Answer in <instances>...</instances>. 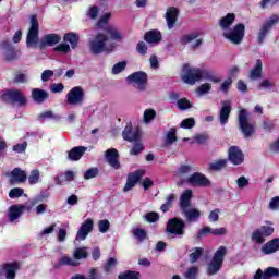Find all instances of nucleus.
<instances>
[{"label": "nucleus", "mask_w": 279, "mask_h": 279, "mask_svg": "<svg viewBox=\"0 0 279 279\" xmlns=\"http://www.w3.org/2000/svg\"><path fill=\"white\" fill-rule=\"evenodd\" d=\"M112 16V13H105L99 20H98V27L104 29V25H108V21H110V17Z\"/></svg>", "instance_id": "obj_59"}, {"label": "nucleus", "mask_w": 279, "mask_h": 279, "mask_svg": "<svg viewBox=\"0 0 279 279\" xmlns=\"http://www.w3.org/2000/svg\"><path fill=\"white\" fill-rule=\"evenodd\" d=\"M24 193H25V191L23 189H21V187H13L9 192V197H10V199H16L19 197H23Z\"/></svg>", "instance_id": "obj_47"}, {"label": "nucleus", "mask_w": 279, "mask_h": 279, "mask_svg": "<svg viewBox=\"0 0 279 279\" xmlns=\"http://www.w3.org/2000/svg\"><path fill=\"white\" fill-rule=\"evenodd\" d=\"M182 215H184L185 219L190 222H195L202 217V211L197 208H185L182 209Z\"/></svg>", "instance_id": "obj_34"}, {"label": "nucleus", "mask_w": 279, "mask_h": 279, "mask_svg": "<svg viewBox=\"0 0 279 279\" xmlns=\"http://www.w3.org/2000/svg\"><path fill=\"white\" fill-rule=\"evenodd\" d=\"M239 128L244 136V138H250L256 134V125L250 122V117L247 116V110L241 109L238 116Z\"/></svg>", "instance_id": "obj_4"}, {"label": "nucleus", "mask_w": 279, "mask_h": 279, "mask_svg": "<svg viewBox=\"0 0 279 279\" xmlns=\"http://www.w3.org/2000/svg\"><path fill=\"white\" fill-rule=\"evenodd\" d=\"M204 77V71L198 68H191L189 63L183 65V75L182 80L185 84L191 86L195 85L196 82H199Z\"/></svg>", "instance_id": "obj_9"}, {"label": "nucleus", "mask_w": 279, "mask_h": 279, "mask_svg": "<svg viewBox=\"0 0 279 279\" xmlns=\"http://www.w3.org/2000/svg\"><path fill=\"white\" fill-rule=\"evenodd\" d=\"M122 138L128 143H140L141 129L134 128L132 122H128L124 130L122 131Z\"/></svg>", "instance_id": "obj_13"}, {"label": "nucleus", "mask_w": 279, "mask_h": 279, "mask_svg": "<svg viewBox=\"0 0 279 279\" xmlns=\"http://www.w3.org/2000/svg\"><path fill=\"white\" fill-rule=\"evenodd\" d=\"M62 40V36L60 34L50 33L41 37L38 48L43 51L47 49V47H53L58 45Z\"/></svg>", "instance_id": "obj_19"}, {"label": "nucleus", "mask_w": 279, "mask_h": 279, "mask_svg": "<svg viewBox=\"0 0 279 279\" xmlns=\"http://www.w3.org/2000/svg\"><path fill=\"white\" fill-rule=\"evenodd\" d=\"M231 165H234V167L239 165H243L245 161V155L243 154V150L239 148V146H231L228 149V159Z\"/></svg>", "instance_id": "obj_15"}, {"label": "nucleus", "mask_w": 279, "mask_h": 279, "mask_svg": "<svg viewBox=\"0 0 279 279\" xmlns=\"http://www.w3.org/2000/svg\"><path fill=\"white\" fill-rule=\"evenodd\" d=\"M181 128L183 130H191V128H195V118H186L182 120Z\"/></svg>", "instance_id": "obj_54"}, {"label": "nucleus", "mask_w": 279, "mask_h": 279, "mask_svg": "<svg viewBox=\"0 0 279 279\" xmlns=\"http://www.w3.org/2000/svg\"><path fill=\"white\" fill-rule=\"evenodd\" d=\"M95 226V222L93 219L88 218L86 219L80 227L77 233H76V241H86V236L93 232V228Z\"/></svg>", "instance_id": "obj_20"}, {"label": "nucleus", "mask_w": 279, "mask_h": 279, "mask_svg": "<svg viewBox=\"0 0 279 279\" xmlns=\"http://www.w3.org/2000/svg\"><path fill=\"white\" fill-rule=\"evenodd\" d=\"M279 16L274 14L271 15L265 23L262 24L257 34H256V43L257 45H263L265 39L267 38V34L274 29V26L278 25Z\"/></svg>", "instance_id": "obj_6"}, {"label": "nucleus", "mask_w": 279, "mask_h": 279, "mask_svg": "<svg viewBox=\"0 0 279 279\" xmlns=\"http://www.w3.org/2000/svg\"><path fill=\"white\" fill-rule=\"evenodd\" d=\"M104 32L110 36L111 40H121L123 38V36L121 35V33L119 32V29L114 28L113 26H106L104 28Z\"/></svg>", "instance_id": "obj_38"}, {"label": "nucleus", "mask_w": 279, "mask_h": 279, "mask_svg": "<svg viewBox=\"0 0 279 279\" xmlns=\"http://www.w3.org/2000/svg\"><path fill=\"white\" fill-rule=\"evenodd\" d=\"M40 180V171L33 170L31 174L28 175V182L29 184H38V181Z\"/></svg>", "instance_id": "obj_57"}, {"label": "nucleus", "mask_w": 279, "mask_h": 279, "mask_svg": "<svg viewBox=\"0 0 279 279\" xmlns=\"http://www.w3.org/2000/svg\"><path fill=\"white\" fill-rule=\"evenodd\" d=\"M98 230L102 234H106L110 230V221L108 219H102L98 221Z\"/></svg>", "instance_id": "obj_50"}, {"label": "nucleus", "mask_w": 279, "mask_h": 279, "mask_svg": "<svg viewBox=\"0 0 279 279\" xmlns=\"http://www.w3.org/2000/svg\"><path fill=\"white\" fill-rule=\"evenodd\" d=\"M208 141V134L203 133L194 136L193 143H197L198 145H204Z\"/></svg>", "instance_id": "obj_64"}, {"label": "nucleus", "mask_w": 279, "mask_h": 279, "mask_svg": "<svg viewBox=\"0 0 279 279\" xmlns=\"http://www.w3.org/2000/svg\"><path fill=\"white\" fill-rule=\"evenodd\" d=\"M186 230V222L182 218H170L166 225L167 234H173L174 236H184Z\"/></svg>", "instance_id": "obj_7"}, {"label": "nucleus", "mask_w": 279, "mask_h": 279, "mask_svg": "<svg viewBox=\"0 0 279 279\" xmlns=\"http://www.w3.org/2000/svg\"><path fill=\"white\" fill-rule=\"evenodd\" d=\"M118 279H141V272L134 270H125L118 275Z\"/></svg>", "instance_id": "obj_41"}, {"label": "nucleus", "mask_w": 279, "mask_h": 279, "mask_svg": "<svg viewBox=\"0 0 279 279\" xmlns=\"http://www.w3.org/2000/svg\"><path fill=\"white\" fill-rule=\"evenodd\" d=\"M234 21H236V15L234 13H228L226 16L220 19L219 25L222 29H228Z\"/></svg>", "instance_id": "obj_37"}, {"label": "nucleus", "mask_w": 279, "mask_h": 279, "mask_svg": "<svg viewBox=\"0 0 279 279\" xmlns=\"http://www.w3.org/2000/svg\"><path fill=\"white\" fill-rule=\"evenodd\" d=\"M263 77V61L256 60L254 68L250 72V80H260Z\"/></svg>", "instance_id": "obj_35"}, {"label": "nucleus", "mask_w": 279, "mask_h": 279, "mask_svg": "<svg viewBox=\"0 0 279 279\" xmlns=\"http://www.w3.org/2000/svg\"><path fill=\"white\" fill-rule=\"evenodd\" d=\"M73 256L75 260H82V258H88V252H86V248L78 247L74 251Z\"/></svg>", "instance_id": "obj_53"}, {"label": "nucleus", "mask_w": 279, "mask_h": 279, "mask_svg": "<svg viewBox=\"0 0 279 279\" xmlns=\"http://www.w3.org/2000/svg\"><path fill=\"white\" fill-rule=\"evenodd\" d=\"M175 128H172L167 133V143L168 145H173L178 141V136H175Z\"/></svg>", "instance_id": "obj_56"}, {"label": "nucleus", "mask_w": 279, "mask_h": 279, "mask_svg": "<svg viewBox=\"0 0 279 279\" xmlns=\"http://www.w3.org/2000/svg\"><path fill=\"white\" fill-rule=\"evenodd\" d=\"M230 112H232V105H231L230 100H225L222 102V107L220 109L221 125H226V123H228V119H230Z\"/></svg>", "instance_id": "obj_30"}, {"label": "nucleus", "mask_w": 279, "mask_h": 279, "mask_svg": "<svg viewBox=\"0 0 279 279\" xmlns=\"http://www.w3.org/2000/svg\"><path fill=\"white\" fill-rule=\"evenodd\" d=\"M2 49H4V60L5 62H15V60H19V56H21V52L16 50V47L10 43V40H3L1 43Z\"/></svg>", "instance_id": "obj_14"}, {"label": "nucleus", "mask_w": 279, "mask_h": 279, "mask_svg": "<svg viewBox=\"0 0 279 279\" xmlns=\"http://www.w3.org/2000/svg\"><path fill=\"white\" fill-rule=\"evenodd\" d=\"M144 40L150 45L154 43H160L162 40V33L158 29H151L145 33Z\"/></svg>", "instance_id": "obj_32"}, {"label": "nucleus", "mask_w": 279, "mask_h": 279, "mask_svg": "<svg viewBox=\"0 0 279 279\" xmlns=\"http://www.w3.org/2000/svg\"><path fill=\"white\" fill-rule=\"evenodd\" d=\"M125 66H128L126 61H120L116 63L112 68L113 75H119V73H122V71H125Z\"/></svg>", "instance_id": "obj_49"}, {"label": "nucleus", "mask_w": 279, "mask_h": 279, "mask_svg": "<svg viewBox=\"0 0 279 279\" xmlns=\"http://www.w3.org/2000/svg\"><path fill=\"white\" fill-rule=\"evenodd\" d=\"M108 35L104 33H97L93 39L89 40V51L93 56H99V53H110L117 48V44L111 43L107 46Z\"/></svg>", "instance_id": "obj_1"}, {"label": "nucleus", "mask_w": 279, "mask_h": 279, "mask_svg": "<svg viewBox=\"0 0 279 279\" xmlns=\"http://www.w3.org/2000/svg\"><path fill=\"white\" fill-rule=\"evenodd\" d=\"M154 119H156V110L146 109L144 111V123H150V121H154Z\"/></svg>", "instance_id": "obj_52"}, {"label": "nucleus", "mask_w": 279, "mask_h": 279, "mask_svg": "<svg viewBox=\"0 0 279 279\" xmlns=\"http://www.w3.org/2000/svg\"><path fill=\"white\" fill-rule=\"evenodd\" d=\"M191 199H193V190H185L180 197L181 210L191 208Z\"/></svg>", "instance_id": "obj_33"}, {"label": "nucleus", "mask_w": 279, "mask_h": 279, "mask_svg": "<svg viewBox=\"0 0 279 279\" xmlns=\"http://www.w3.org/2000/svg\"><path fill=\"white\" fill-rule=\"evenodd\" d=\"M180 14V10L175 7L168 8L166 12V21L169 29H173L175 27V23H178V16Z\"/></svg>", "instance_id": "obj_26"}, {"label": "nucleus", "mask_w": 279, "mask_h": 279, "mask_svg": "<svg viewBox=\"0 0 279 279\" xmlns=\"http://www.w3.org/2000/svg\"><path fill=\"white\" fill-rule=\"evenodd\" d=\"M204 254V250L202 247H195L194 252L190 254L191 263H197Z\"/></svg>", "instance_id": "obj_43"}, {"label": "nucleus", "mask_w": 279, "mask_h": 279, "mask_svg": "<svg viewBox=\"0 0 279 279\" xmlns=\"http://www.w3.org/2000/svg\"><path fill=\"white\" fill-rule=\"evenodd\" d=\"M274 231L275 229L271 226H262L252 232L251 239L257 243V245H263V243H265V239H267V236H271Z\"/></svg>", "instance_id": "obj_11"}, {"label": "nucleus", "mask_w": 279, "mask_h": 279, "mask_svg": "<svg viewBox=\"0 0 279 279\" xmlns=\"http://www.w3.org/2000/svg\"><path fill=\"white\" fill-rule=\"evenodd\" d=\"M187 184H191V186H210L211 182L208 177L203 174L202 172H194L187 178Z\"/></svg>", "instance_id": "obj_18"}, {"label": "nucleus", "mask_w": 279, "mask_h": 279, "mask_svg": "<svg viewBox=\"0 0 279 279\" xmlns=\"http://www.w3.org/2000/svg\"><path fill=\"white\" fill-rule=\"evenodd\" d=\"M40 26L38 24V15L33 14L31 15V27L28 29L27 36H26V46L38 47V34H39Z\"/></svg>", "instance_id": "obj_8"}, {"label": "nucleus", "mask_w": 279, "mask_h": 279, "mask_svg": "<svg viewBox=\"0 0 279 279\" xmlns=\"http://www.w3.org/2000/svg\"><path fill=\"white\" fill-rule=\"evenodd\" d=\"M21 269V263L11 262L2 265V271H5L7 279H16V272Z\"/></svg>", "instance_id": "obj_24"}, {"label": "nucleus", "mask_w": 279, "mask_h": 279, "mask_svg": "<svg viewBox=\"0 0 279 279\" xmlns=\"http://www.w3.org/2000/svg\"><path fill=\"white\" fill-rule=\"evenodd\" d=\"M208 234H213L214 236H225V234H228V229H226V227L217 229L204 227L197 231L196 238L204 239V236H208Z\"/></svg>", "instance_id": "obj_21"}, {"label": "nucleus", "mask_w": 279, "mask_h": 279, "mask_svg": "<svg viewBox=\"0 0 279 279\" xmlns=\"http://www.w3.org/2000/svg\"><path fill=\"white\" fill-rule=\"evenodd\" d=\"M45 119H53V121H60L61 116L53 114V111H44L38 116V121L45 122Z\"/></svg>", "instance_id": "obj_42"}, {"label": "nucleus", "mask_w": 279, "mask_h": 279, "mask_svg": "<svg viewBox=\"0 0 279 279\" xmlns=\"http://www.w3.org/2000/svg\"><path fill=\"white\" fill-rule=\"evenodd\" d=\"M145 219L148 221V223H156V221L160 219V215L155 211H149L145 215Z\"/></svg>", "instance_id": "obj_58"}, {"label": "nucleus", "mask_w": 279, "mask_h": 279, "mask_svg": "<svg viewBox=\"0 0 279 279\" xmlns=\"http://www.w3.org/2000/svg\"><path fill=\"white\" fill-rule=\"evenodd\" d=\"M126 80L128 82L133 84V86H135L137 90H145V88L147 87L148 76H147V73L143 71L132 73L126 77Z\"/></svg>", "instance_id": "obj_12"}, {"label": "nucleus", "mask_w": 279, "mask_h": 279, "mask_svg": "<svg viewBox=\"0 0 279 279\" xmlns=\"http://www.w3.org/2000/svg\"><path fill=\"white\" fill-rule=\"evenodd\" d=\"M87 149L88 148H86L85 146L73 147L68 154L69 160H72L73 162H77V160H80L82 156L86 154Z\"/></svg>", "instance_id": "obj_31"}, {"label": "nucleus", "mask_w": 279, "mask_h": 279, "mask_svg": "<svg viewBox=\"0 0 279 279\" xmlns=\"http://www.w3.org/2000/svg\"><path fill=\"white\" fill-rule=\"evenodd\" d=\"M105 158L108 165L112 167V169H121V162L119 161V150H117V148L107 149L105 153Z\"/></svg>", "instance_id": "obj_22"}, {"label": "nucleus", "mask_w": 279, "mask_h": 279, "mask_svg": "<svg viewBox=\"0 0 279 279\" xmlns=\"http://www.w3.org/2000/svg\"><path fill=\"white\" fill-rule=\"evenodd\" d=\"M173 202H175V194H169L166 197V202L160 207L161 213H169V210L173 208Z\"/></svg>", "instance_id": "obj_40"}, {"label": "nucleus", "mask_w": 279, "mask_h": 279, "mask_svg": "<svg viewBox=\"0 0 279 279\" xmlns=\"http://www.w3.org/2000/svg\"><path fill=\"white\" fill-rule=\"evenodd\" d=\"M133 234L135 239H137V241H140L141 243H143V241L147 239V231H145V229L142 228L134 229Z\"/></svg>", "instance_id": "obj_45"}, {"label": "nucleus", "mask_w": 279, "mask_h": 279, "mask_svg": "<svg viewBox=\"0 0 279 279\" xmlns=\"http://www.w3.org/2000/svg\"><path fill=\"white\" fill-rule=\"evenodd\" d=\"M147 44L145 41H140L136 46V51L140 56H147Z\"/></svg>", "instance_id": "obj_62"}, {"label": "nucleus", "mask_w": 279, "mask_h": 279, "mask_svg": "<svg viewBox=\"0 0 279 279\" xmlns=\"http://www.w3.org/2000/svg\"><path fill=\"white\" fill-rule=\"evenodd\" d=\"M177 105L179 110H189V108H193V104L186 98L179 99Z\"/></svg>", "instance_id": "obj_51"}, {"label": "nucleus", "mask_w": 279, "mask_h": 279, "mask_svg": "<svg viewBox=\"0 0 279 279\" xmlns=\"http://www.w3.org/2000/svg\"><path fill=\"white\" fill-rule=\"evenodd\" d=\"M145 149V146H143V143L140 142H134L133 147L130 150L131 156H138Z\"/></svg>", "instance_id": "obj_48"}, {"label": "nucleus", "mask_w": 279, "mask_h": 279, "mask_svg": "<svg viewBox=\"0 0 279 279\" xmlns=\"http://www.w3.org/2000/svg\"><path fill=\"white\" fill-rule=\"evenodd\" d=\"M143 175H145V170H135L134 172H131L126 177V183L123 187L124 193H128V191H132L138 182L143 179Z\"/></svg>", "instance_id": "obj_16"}, {"label": "nucleus", "mask_w": 279, "mask_h": 279, "mask_svg": "<svg viewBox=\"0 0 279 279\" xmlns=\"http://www.w3.org/2000/svg\"><path fill=\"white\" fill-rule=\"evenodd\" d=\"M279 278V269L276 267H268L264 270L258 268L253 276V279H271Z\"/></svg>", "instance_id": "obj_23"}, {"label": "nucleus", "mask_w": 279, "mask_h": 279, "mask_svg": "<svg viewBox=\"0 0 279 279\" xmlns=\"http://www.w3.org/2000/svg\"><path fill=\"white\" fill-rule=\"evenodd\" d=\"M69 266V267H77V265H80L78 262L73 260L71 257L69 256H63L59 259V263L54 264L53 268L54 269H60V267L62 266Z\"/></svg>", "instance_id": "obj_36"}, {"label": "nucleus", "mask_w": 279, "mask_h": 279, "mask_svg": "<svg viewBox=\"0 0 279 279\" xmlns=\"http://www.w3.org/2000/svg\"><path fill=\"white\" fill-rule=\"evenodd\" d=\"M199 37V34L197 33H191L189 35H183L181 37V45H189V43H193V40L197 39Z\"/></svg>", "instance_id": "obj_46"}, {"label": "nucleus", "mask_w": 279, "mask_h": 279, "mask_svg": "<svg viewBox=\"0 0 279 279\" xmlns=\"http://www.w3.org/2000/svg\"><path fill=\"white\" fill-rule=\"evenodd\" d=\"M226 254H228V248L226 246H220L214 254L210 263L207 267L208 276H215L221 267H223V260L226 258Z\"/></svg>", "instance_id": "obj_3"}, {"label": "nucleus", "mask_w": 279, "mask_h": 279, "mask_svg": "<svg viewBox=\"0 0 279 279\" xmlns=\"http://www.w3.org/2000/svg\"><path fill=\"white\" fill-rule=\"evenodd\" d=\"M219 213H221V209L219 208H216L209 213L208 219L211 221V223H217V221H219Z\"/></svg>", "instance_id": "obj_60"}, {"label": "nucleus", "mask_w": 279, "mask_h": 279, "mask_svg": "<svg viewBox=\"0 0 279 279\" xmlns=\"http://www.w3.org/2000/svg\"><path fill=\"white\" fill-rule=\"evenodd\" d=\"M118 264L119 262L117 260V258L114 257L109 258L107 263L104 265L105 274H110V271H112V269H114V267H117Z\"/></svg>", "instance_id": "obj_44"}, {"label": "nucleus", "mask_w": 279, "mask_h": 279, "mask_svg": "<svg viewBox=\"0 0 279 279\" xmlns=\"http://www.w3.org/2000/svg\"><path fill=\"white\" fill-rule=\"evenodd\" d=\"M0 100L3 104L12 105L17 104L20 107L27 106V97L20 89H3L0 92Z\"/></svg>", "instance_id": "obj_2"}, {"label": "nucleus", "mask_w": 279, "mask_h": 279, "mask_svg": "<svg viewBox=\"0 0 279 279\" xmlns=\"http://www.w3.org/2000/svg\"><path fill=\"white\" fill-rule=\"evenodd\" d=\"M9 182L10 184H23V182H27V173L21 168H14L11 171Z\"/></svg>", "instance_id": "obj_25"}, {"label": "nucleus", "mask_w": 279, "mask_h": 279, "mask_svg": "<svg viewBox=\"0 0 279 279\" xmlns=\"http://www.w3.org/2000/svg\"><path fill=\"white\" fill-rule=\"evenodd\" d=\"M99 175V168H90L84 173V180H93Z\"/></svg>", "instance_id": "obj_55"}, {"label": "nucleus", "mask_w": 279, "mask_h": 279, "mask_svg": "<svg viewBox=\"0 0 279 279\" xmlns=\"http://www.w3.org/2000/svg\"><path fill=\"white\" fill-rule=\"evenodd\" d=\"M211 89L213 85H210L209 83H204L198 87L197 93L198 95H206L207 93H210Z\"/></svg>", "instance_id": "obj_61"}, {"label": "nucleus", "mask_w": 279, "mask_h": 279, "mask_svg": "<svg viewBox=\"0 0 279 279\" xmlns=\"http://www.w3.org/2000/svg\"><path fill=\"white\" fill-rule=\"evenodd\" d=\"M31 98L35 104H45L49 99V92L40 88H33L31 92Z\"/></svg>", "instance_id": "obj_27"}, {"label": "nucleus", "mask_w": 279, "mask_h": 279, "mask_svg": "<svg viewBox=\"0 0 279 279\" xmlns=\"http://www.w3.org/2000/svg\"><path fill=\"white\" fill-rule=\"evenodd\" d=\"M26 208L27 207L23 204L12 205L9 208V221L11 222L16 221V219H19V217H21V215L25 213Z\"/></svg>", "instance_id": "obj_28"}, {"label": "nucleus", "mask_w": 279, "mask_h": 279, "mask_svg": "<svg viewBox=\"0 0 279 279\" xmlns=\"http://www.w3.org/2000/svg\"><path fill=\"white\" fill-rule=\"evenodd\" d=\"M228 167V159H219L215 162L209 163V171H221V169H226Z\"/></svg>", "instance_id": "obj_39"}, {"label": "nucleus", "mask_w": 279, "mask_h": 279, "mask_svg": "<svg viewBox=\"0 0 279 279\" xmlns=\"http://www.w3.org/2000/svg\"><path fill=\"white\" fill-rule=\"evenodd\" d=\"M185 278L186 279H196L197 278V267L193 266L187 268L185 272Z\"/></svg>", "instance_id": "obj_63"}, {"label": "nucleus", "mask_w": 279, "mask_h": 279, "mask_svg": "<svg viewBox=\"0 0 279 279\" xmlns=\"http://www.w3.org/2000/svg\"><path fill=\"white\" fill-rule=\"evenodd\" d=\"M63 40L65 43H61L57 47H54V51L57 53H69L71 51V47L72 49H77V45L80 43V35L73 32L65 33L63 36ZM66 43H70L71 46Z\"/></svg>", "instance_id": "obj_5"}, {"label": "nucleus", "mask_w": 279, "mask_h": 279, "mask_svg": "<svg viewBox=\"0 0 279 279\" xmlns=\"http://www.w3.org/2000/svg\"><path fill=\"white\" fill-rule=\"evenodd\" d=\"M223 36L233 45H241V43H243V38H245V24H236L232 31L225 33Z\"/></svg>", "instance_id": "obj_10"}, {"label": "nucleus", "mask_w": 279, "mask_h": 279, "mask_svg": "<svg viewBox=\"0 0 279 279\" xmlns=\"http://www.w3.org/2000/svg\"><path fill=\"white\" fill-rule=\"evenodd\" d=\"M279 251V239L275 238L270 241H268L266 244L262 246V252L269 256V254H276V252Z\"/></svg>", "instance_id": "obj_29"}, {"label": "nucleus", "mask_w": 279, "mask_h": 279, "mask_svg": "<svg viewBox=\"0 0 279 279\" xmlns=\"http://www.w3.org/2000/svg\"><path fill=\"white\" fill-rule=\"evenodd\" d=\"M68 104L70 106H77L84 102V88L82 86L73 87L66 95Z\"/></svg>", "instance_id": "obj_17"}]
</instances>
